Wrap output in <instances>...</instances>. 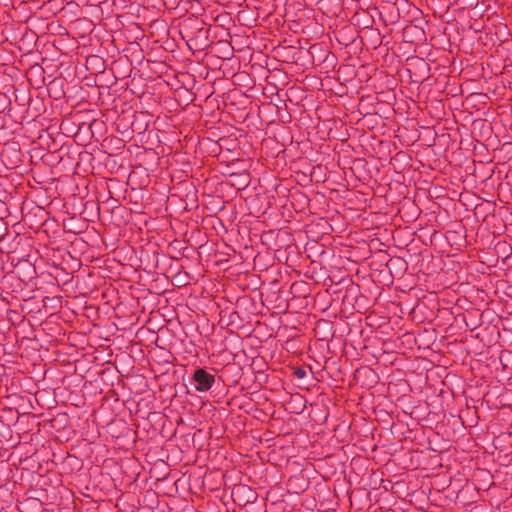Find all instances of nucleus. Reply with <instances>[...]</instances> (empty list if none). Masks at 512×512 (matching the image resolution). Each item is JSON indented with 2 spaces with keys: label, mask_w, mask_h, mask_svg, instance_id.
<instances>
[{
  "label": "nucleus",
  "mask_w": 512,
  "mask_h": 512,
  "mask_svg": "<svg viewBox=\"0 0 512 512\" xmlns=\"http://www.w3.org/2000/svg\"><path fill=\"white\" fill-rule=\"evenodd\" d=\"M193 379L195 382V388L201 392L209 390L214 383V376L203 369L196 370L194 372Z\"/></svg>",
  "instance_id": "f257e3e1"
}]
</instances>
